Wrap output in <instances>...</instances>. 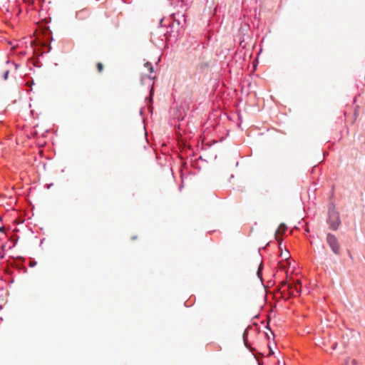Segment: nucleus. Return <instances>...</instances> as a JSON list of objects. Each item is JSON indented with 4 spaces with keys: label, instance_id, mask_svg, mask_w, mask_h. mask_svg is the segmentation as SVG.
<instances>
[{
    "label": "nucleus",
    "instance_id": "f257e3e1",
    "mask_svg": "<svg viewBox=\"0 0 365 365\" xmlns=\"http://www.w3.org/2000/svg\"><path fill=\"white\" fill-rule=\"evenodd\" d=\"M327 222L331 230H336L339 228L341 224V220L339 213L336 212L334 208L329 209Z\"/></svg>",
    "mask_w": 365,
    "mask_h": 365
},
{
    "label": "nucleus",
    "instance_id": "f03ea898",
    "mask_svg": "<svg viewBox=\"0 0 365 365\" xmlns=\"http://www.w3.org/2000/svg\"><path fill=\"white\" fill-rule=\"evenodd\" d=\"M326 241L332 252L336 255H339L340 254L341 246L339 242L338 239L334 235L329 233L327 235Z\"/></svg>",
    "mask_w": 365,
    "mask_h": 365
},
{
    "label": "nucleus",
    "instance_id": "7ed1b4c3",
    "mask_svg": "<svg viewBox=\"0 0 365 365\" xmlns=\"http://www.w3.org/2000/svg\"><path fill=\"white\" fill-rule=\"evenodd\" d=\"M302 284L299 281L287 284V292L289 297H295L301 293Z\"/></svg>",
    "mask_w": 365,
    "mask_h": 365
},
{
    "label": "nucleus",
    "instance_id": "20e7f679",
    "mask_svg": "<svg viewBox=\"0 0 365 365\" xmlns=\"http://www.w3.org/2000/svg\"><path fill=\"white\" fill-rule=\"evenodd\" d=\"M287 230V226L282 223L279 225V226L278 227L276 232H275V239L280 244L282 242V235Z\"/></svg>",
    "mask_w": 365,
    "mask_h": 365
},
{
    "label": "nucleus",
    "instance_id": "39448f33",
    "mask_svg": "<svg viewBox=\"0 0 365 365\" xmlns=\"http://www.w3.org/2000/svg\"><path fill=\"white\" fill-rule=\"evenodd\" d=\"M257 263L258 264V269L257 272V274L259 279H262V262L260 260L259 257H257Z\"/></svg>",
    "mask_w": 365,
    "mask_h": 365
},
{
    "label": "nucleus",
    "instance_id": "423d86ee",
    "mask_svg": "<svg viewBox=\"0 0 365 365\" xmlns=\"http://www.w3.org/2000/svg\"><path fill=\"white\" fill-rule=\"evenodd\" d=\"M144 66L150 71V73H153V66H152V64L150 63L146 62L144 64Z\"/></svg>",
    "mask_w": 365,
    "mask_h": 365
},
{
    "label": "nucleus",
    "instance_id": "0eeeda50",
    "mask_svg": "<svg viewBox=\"0 0 365 365\" xmlns=\"http://www.w3.org/2000/svg\"><path fill=\"white\" fill-rule=\"evenodd\" d=\"M97 70L99 73L103 71L104 66L102 63L99 62L96 64Z\"/></svg>",
    "mask_w": 365,
    "mask_h": 365
},
{
    "label": "nucleus",
    "instance_id": "6e6552de",
    "mask_svg": "<svg viewBox=\"0 0 365 365\" xmlns=\"http://www.w3.org/2000/svg\"><path fill=\"white\" fill-rule=\"evenodd\" d=\"M9 74V70L5 71V72L3 75V78L4 80H6L8 78Z\"/></svg>",
    "mask_w": 365,
    "mask_h": 365
},
{
    "label": "nucleus",
    "instance_id": "1a4fd4ad",
    "mask_svg": "<svg viewBox=\"0 0 365 365\" xmlns=\"http://www.w3.org/2000/svg\"><path fill=\"white\" fill-rule=\"evenodd\" d=\"M350 364L351 365H356L357 361L354 359H350Z\"/></svg>",
    "mask_w": 365,
    "mask_h": 365
},
{
    "label": "nucleus",
    "instance_id": "9d476101",
    "mask_svg": "<svg viewBox=\"0 0 365 365\" xmlns=\"http://www.w3.org/2000/svg\"><path fill=\"white\" fill-rule=\"evenodd\" d=\"M287 284H287V282H285V281H282V282H281V284H280V289H282V287H284L287 286Z\"/></svg>",
    "mask_w": 365,
    "mask_h": 365
},
{
    "label": "nucleus",
    "instance_id": "9b49d317",
    "mask_svg": "<svg viewBox=\"0 0 365 365\" xmlns=\"http://www.w3.org/2000/svg\"><path fill=\"white\" fill-rule=\"evenodd\" d=\"M344 365H351V364H350V359H347V360H346V361H345V364H344Z\"/></svg>",
    "mask_w": 365,
    "mask_h": 365
},
{
    "label": "nucleus",
    "instance_id": "f8f14e48",
    "mask_svg": "<svg viewBox=\"0 0 365 365\" xmlns=\"http://www.w3.org/2000/svg\"><path fill=\"white\" fill-rule=\"evenodd\" d=\"M136 238H137V237H136V236H133V237H132V240H135Z\"/></svg>",
    "mask_w": 365,
    "mask_h": 365
},
{
    "label": "nucleus",
    "instance_id": "ddd939ff",
    "mask_svg": "<svg viewBox=\"0 0 365 365\" xmlns=\"http://www.w3.org/2000/svg\"><path fill=\"white\" fill-rule=\"evenodd\" d=\"M284 257L285 259H287L288 258L287 255H285V256H284Z\"/></svg>",
    "mask_w": 365,
    "mask_h": 365
}]
</instances>
